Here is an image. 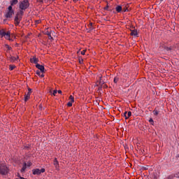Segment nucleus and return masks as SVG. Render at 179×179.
Listing matches in <instances>:
<instances>
[{"instance_id":"4be33fe9","label":"nucleus","mask_w":179,"mask_h":179,"mask_svg":"<svg viewBox=\"0 0 179 179\" xmlns=\"http://www.w3.org/2000/svg\"><path fill=\"white\" fill-rule=\"evenodd\" d=\"M119 80H120V78L116 76L114 78L113 82H114V83H118Z\"/></svg>"},{"instance_id":"39448f33","label":"nucleus","mask_w":179,"mask_h":179,"mask_svg":"<svg viewBox=\"0 0 179 179\" xmlns=\"http://www.w3.org/2000/svg\"><path fill=\"white\" fill-rule=\"evenodd\" d=\"M20 15H23V11L21 10L20 13H17V16L15 17V22H20L22 20V16Z\"/></svg>"},{"instance_id":"423d86ee","label":"nucleus","mask_w":179,"mask_h":179,"mask_svg":"<svg viewBox=\"0 0 179 179\" xmlns=\"http://www.w3.org/2000/svg\"><path fill=\"white\" fill-rule=\"evenodd\" d=\"M36 68H37V69H39V71H41V73H44V71H45L44 66L39 64H36Z\"/></svg>"},{"instance_id":"b1692460","label":"nucleus","mask_w":179,"mask_h":179,"mask_svg":"<svg viewBox=\"0 0 179 179\" xmlns=\"http://www.w3.org/2000/svg\"><path fill=\"white\" fill-rule=\"evenodd\" d=\"M152 113H153V114H154V115H159V111H157V110H154L153 111H152Z\"/></svg>"},{"instance_id":"49530a36","label":"nucleus","mask_w":179,"mask_h":179,"mask_svg":"<svg viewBox=\"0 0 179 179\" xmlns=\"http://www.w3.org/2000/svg\"><path fill=\"white\" fill-rule=\"evenodd\" d=\"M65 1H68V0H65Z\"/></svg>"},{"instance_id":"e433bc0d","label":"nucleus","mask_w":179,"mask_h":179,"mask_svg":"<svg viewBox=\"0 0 179 179\" xmlns=\"http://www.w3.org/2000/svg\"><path fill=\"white\" fill-rule=\"evenodd\" d=\"M128 113V112H127V111H125L124 113V117H127V114Z\"/></svg>"},{"instance_id":"a19ab883","label":"nucleus","mask_w":179,"mask_h":179,"mask_svg":"<svg viewBox=\"0 0 179 179\" xmlns=\"http://www.w3.org/2000/svg\"><path fill=\"white\" fill-rule=\"evenodd\" d=\"M125 117V120H128V118H129L128 116H124Z\"/></svg>"},{"instance_id":"aec40b11","label":"nucleus","mask_w":179,"mask_h":179,"mask_svg":"<svg viewBox=\"0 0 179 179\" xmlns=\"http://www.w3.org/2000/svg\"><path fill=\"white\" fill-rule=\"evenodd\" d=\"M6 33L7 32H5V31L1 30L0 31V36H1L2 37H5V36H6Z\"/></svg>"},{"instance_id":"f257e3e1","label":"nucleus","mask_w":179,"mask_h":179,"mask_svg":"<svg viewBox=\"0 0 179 179\" xmlns=\"http://www.w3.org/2000/svg\"><path fill=\"white\" fill-rule=\"evenodd\" d=\"M30 6V3H29V0H24L21 2H20L19 8L21 9V10H26L27 8Z\"/></svg>"},{"instance_id":"58836bf2","label":"nucleus","mask_w":179,"mask_h":179,"mask_svg":"<svg viewBox=\"0 0 179 179\" xmlns=\"http://www.w3.org/2000/svg\"><path fill=\"white\" fill-rule=\"evenodd\" d=\"M90 30H92V23L91 24H90Z\"/></svg>"},{"instance_id":"4c0bfd02","label":"nucleus","mask_w":179,"mask_h":179,"mask_svg":"<svg viewBox=\"0 0 179 179\" xmlns=\"http://www.w3.org/2000/svg\"><path fill=\"white\" fill-rule=\"evenodd\" d=\"M57 93H59V94H61L62 93V91L58 90V91H57Z\"/></svg>"},{"instance_id":"37998d69","label":"nucleus","mask_w":179,"mask_h":179,"mask_svg":"<svg viewBox=\"0 0 179 179\" xmlns=\"http://www.w3.org/2000/svg\"><path fill=\"white\" fill-rule=\"evenodd\" d=\"M105 9H108V6H107L106 7H105Z\"/></svg>"},{"instance_id":"c9c22d12","label":"nucleus","mask_w":179,"mask_h":179,"mask_svg":"<svg viewBox=\"0 0 179 179\" xmlns=\"http://www.w3.org/2000/svg\"><path fill=\"white\" fill-rule=\"evenodd\" d=\"M79 62H80V64H83V59H81V60H80V59H79Z\"/></svg>"},{"instance_id":"a18cd8bd","label":"nucleus","mask_w":179,"mask_h":179,"mask_svg":"<svg viewBox=\"0 0 179 179\" xmlns=\"http://www.w3.org/2000/svg\"><path fill=\"white\" fill-rule=\"evenodd\" d=\"M161 2H163V0H161Z\"/></svg>"},{"instance_id":"5701e85b","label":"nucleus","mask_w":179,"mask_h":179,"mask_svg":"<svg viewBox=\"0 0 179 179\" xmlns=\"http://www.w3.org/2000/svg\"><path fill=\"white\" fill-rule=\"evenodd\" d=\"M122 12H128V7L124 6V8H122Z\"/></svg>"},{"instance_id":"7ed1b4c3","label":"nucleus","mask_w":179,"mask_h":179,"mask_svg":"<svg viewBox=\"0 0 179 179\" xmlns=\"http://www.w3.org/2000/svg\"><path fill=\"white\" fill-rule=\"evenodd\" d=\"M15 11L13 10V9H12V6H9L8 8V11L7 13L5 14V17H6L7 19H9L10 17H12L13 15H14Z\"/></svg>"},{"instance_id":"a878e982","label":"nucleus","mask_w":179,"mask_h":179,"mask_svg":"<svg viewBox=\"0 0 179 179\" xmlns=\"http://www.w3.org/2000/svg\"><path fill=\"white\" fill-rule=\"evenodd\" d=\"M15 68H16V66H15L13 65H10V71H13L15 69Z\"/></svg>"},{"instance_id":"dca6fc26","label":"nucleus","mask_w":179,"mask_h":179,"mask_svg":"<svg viewBox=\"0 0 179 179\" xmlns=\"http://www.w3.org/2000/svg\"><path fill=\"white\" fill-rule=\"evenodd\" d=\"M19 2L18 0H12L10 1V6H13L14 5H17V3Z\"/></svg>"},{"instance_id":"ea45409f","label":"nucleus","mask_w":179,"mask_h":179,"mask_svg":"<svg viewBox=\"0 0 179 179\" xmlns=\"http://www.w3.org/2000/svg\"><path fill=\"white\" fill-rule=\"evenodd\" d=\"M36 23H38H38H41V21L37 20V21H36Z\"/></svg>"},{"instance_id":"bb28decb","label":"nucleus","mask_w":179,"mask_h":179,"mask_svg":"<svg viewBox=\"0 0 179 179\" xmlns=\"http://www.w3.org/2000/svg\"><path fill=\"white\" fill-rule=\"evenodd\" d=\"M149 122H150L152 125H154V124H155V121H153V119H152V118H150L149 120Z\"/></svg>"},{"instance_id":"f3484780","label":"nucleus","mask_w":179,"mask_h":179,"mask_svg":"<svg viewBox=\"0 0 179 179\" xmlns=\"http://www.w3.org/2000/svg\"><path fill=\"white\" fill-rule=\"evenodd\" d=\"M102 76H99V85H101V86H103V85H104V83H105V82H104V80H103V79H102Z\"/></svg>"},{"instance_id":"a211bd4d","label":"nucleus","mask_w":179,"mask_h":179,"mask_svg":"<svg viewBox=\"0 0 179 179\" xmlns=\"http://www.w3.org/2000/svg\"><path fill=\"white\" fill-rule=\"evenodd\" d=\"M29 99H30V92H27V94H25L24 101H27Z\"/></svg>"},{"instance_id":"c85d7f7f","label":"nucleus","mask_w":179,"mask_h":179,"mask_svg":"<svg viewBox=\"0 0 179 179\" xmlns=\"http://www.w3.org/2000/svg\"><path fill=\"white\" fill-rule=\"evenodd\" d=\"M131 115H132V113L131 111H129L127 113V117H129H129H131Z\"/></svg>"},{"instance_id":"c756f323","label":"nucleus","mask_w":179,"mask_h":179,"mask_svg":"<svg viewBox=\"0 0 179 179\" xmlns=\"http://www.w3.org/2000/svg\"><path fill=\"white\" fill-rule=\"evenodd\" d=\"M174 177L176 178H179V172L178 173H176L175 175H174Z\"/></svg>"},{"instance_id":"0eeeda50","label":"nucleus","mask_w":179,"mask_h":179,"mask_svg":"<svg viewBox=\"0 0 179 179\" xmlns=\"http://www.w3.org/2000/svg\"><path fill=\"white\" fill-rule=\"evenodd\" d=\"M130 34L131 36H134V37H138L139 36V34L138 33V30L136 29H131Z\"/></svg>"},{"instance_id":"473e14b6","label":"nucleus","mask_w":179,"mask_h":179,"mask_svg":"<svg viewBox=\"0 0 179 179\" xmlns=\"http://www.w3.org/2000/svg\"><path fill=\"white\" fill-rule=\"evenodd\" d=\"M57 90L53 91V93H52L53 96H55L57 94Z\"/></svg>"},{"instance_id":"6e6552de","label":"nucleus","mask_w":179,"mask_h":179,"mask_svg":"<svg viewBox=\"0 0 179 179\" xmlns=\"http://www.w3.org/2000/svg\"><path fill=\"white\" fill-rule=\"evenodd\" d=\"M8 59L10 62H15V61H17V59H19V56L15 57L10 55V56L8 57Z\"/></svg>"},{"instance_id":"cd10ccee","label":"nucleus","mask_w":179,"mask_h":179,"mask_svg":"<svg viewBox=\"0 0 179 179\" xmlns=\"http://www.w3.org/2000/svg\"><path fill=\"white\" fill-rule=\"evenodd\" d=\"M15 26H19V24H20V21H15Z\"/></svg>"},{"instance_id":"412c9836","label":"nucleus","mask_w":179,"mask_h":179,"mask_svg":"<svg viewBox=\"0 0 179 179\" xmlns=\"http://www.w3.org/2000/svg\"><path fill=\"white\" fill-rule=\"evenodd\" d=\"M53 164H54V166H55L56 167H58L59 163H58V160H57V158H55V159H54Z\"/></svg>"},{"instance_id":"2f4dec72","label":"nucleus","mask_w":179,"mask_h":179,"mask_svg":"<svg viewBox=\"0 0 179 179\" xmlns=\"http://www.w3.org/2000/svg\"><path fill=\"white\" fill-rule=\"evenodd\" d=\"M68 107H72V102H69L67 103Z\"/></svg>"},{"instance_id":"79ce46f5","label":"nucleus","mask_w":179,"mask_h":179,"mask_svg":"<svg viewBox=\"0 0 179 179\" xmlns=\"http://www.w3.org/2000/svg\"><path fill=\"white\" fill-rule=\"evenodd\" d=\"M79 0H73V2H78Z\"/></svg>"},{"instance_id":"4468645a","label":"nucleus","mask_w":179,"mask_h":179,"mask_svg":"<svg viewBox=\"0 0 179 179\" xmlns=\"http://www.w3.org/2000/svg\"><path fill=\"white\" fill-rule=\"evenodd\" d=\"M4 37L6 38V40H9L10 41V32L8 31Z\"/></svg>"},{"instance_id":"7c9ffc66","label":"nucleus","mask_w":179,"mask_h":179,"mask_svg":"<svg viewBox=\"0 0 179 179\" xmlns=\"http://www.w3.org/2000/svg\"><path fill=\"white\" fill-rule=\"evenodd\" d=\"M85 54H86V50L81 51V55H85Z\"/></svg>"},{"instance_id":"9b49d317","label":"nucleus","mask_w":179,"mask_h":179,"mask_svg":"<svg viewBox=\"0 0 179 179\" xmlns=\"http://www.w3.org/2000/svg\"><path fill=\"white\" fill-rule=\"evenodd\" d=\"M115 10L116 12H117V13H121V12H122V6H116Z\"/></svg>"},{"instance_id":"6ab92c4d","label":"nucleus","mask_w":179,"mask_h":179,"mask_svg":"<svg viewBox=\"0 0 179 179\" xmlns=\"http://www.w3.org/2000/svg\"><path fill=\"white\" fill-rule=\"evenodd\" d=\"M36 75H38V76H40V78H44V75L43 73L41 74V71H40L39 70L36 71Z\"/></svg>"},{"instance_id":"393cba45","label":"nucleus","mask_w":179,"mask_h":179,"mask_svg":"<svg viewBox=\"0 0 179 179\" xmlns=\"http://www.w3.org/2000/svg\"><path fill=\"white\" fill-rule=\"evenodd\" d=\"M69 99L71 100V103H73L75 101L74 98H73V96L72 95H71L69 96Z\"/></svg>"},{"instance_id":"f704fd0d","label":"nucleus","mask_w":179,"mask_h":179,"mask_svg":"<svg viewBox=\"0 0 179 179\" xmlns=\"http://www.w3.org/2000/svg\"><path fill=\"white\" fill-rule=\"evenodd\" d=\"M28 93H30V94H31V89L28 88Z\"/></svg>"},{"instance_id":"1a4fd4ad","label":"nucleus","mask_w":179,"mask_h":179,"mask_svg":"<svg viewBox=\"0 0 179 179\" xmlns=\"http://www.w3.org/2000/svg\"><path fill=\"white\" fill-rule=\"evenodd\" d=\"M30 62H31V64H37V62H38V58L34 57L30 59Z\"/></svg>"},{"instance_id":"f8f14e48","label":"nucleus","mask_w":179,"mask_h":179,"mask_svg":"<svg viewBox=\"0 0 179 179\" xmlns=\"http://www.w3.org/2000/svg\"><path fill=\"white\" fill-rule=\"evenodd\" d=\"M26 169H27V164H26V162H24L22 165V168L21 169V173H24V171H26Z\"/></svg>"},{"instance_id":"9d476101","label":"nucleus","mask_w":179,"mask_h":179,"mask_svg":"<svg viewBox=\"0 0 179 179\" xmlns=\"http://www.w3.org/2000/svg\"><path fill=\"white\" fill-rule=\"evenodd\" d=\"M4 47L6 48V52H8V54L10 52V51H12V47L9 46V45L6 44Z\"/></svg>"},{"instance_id":"20e7f679","label":"nucleus","mask_w":179,"mask_h":179,"mask_svg":"<svg viewBox=\"0 0 179 179\" xmlns=\"http://www.w3.org/2000/svg\"><path fill=\"white\" fill-rule=\"evenodd\" d=\"M45 169L44 168H42L41 169H32V174H34V176H40L41 173H45Z\"/></svg>"},{"instance_id":"72a5a7b5","label":"nucleus","mask_w":179,"mask_h":179,"mask_svg":"<svg viewBox=\"0 0 179 179\" xmlns=\"http://www.w3.org/2000/svg\"><path fill=\"white\" fill-rule=\"evenodd\" d=\"M166 179H174V178L173 176H168Z\"/></svg>"},{"instance_id":"c03bdc74","label":"nucleus","mask_w":179,"mask_h":179,"mask_svg":"<svg viewBox=\"0 0 179 179\" xmlns=\"http://www.w3.org/2000/svg\"><path fill=\"white\" fill-rule=\"evenodd\" d=\"M17 176L19 177V178H20V177H22V176H20V175L19 173H18Z\"/></svg>"},{"instance_id":"2eb2a0df","label":"nucleus","mask_w":179,"mask_h":179,"mask_svg":"<svg viewBox=\"0 0 179 179\" xmlns=\"http://www.w3.org/2000/svg\"><path fill=\"white\" fill-rule=\"evenodd\" d=\"M164 50H166V51H168V52H171V51H173V46H170V47H165Z\"/></svg>"},{"instance_id":"ddd939ff","label":"nucleus","mask_w":179,"mask_h":179,"mask_svg":"<svg viewBox=\"0 0 179 179\" xmlns=\"http://www.w3.org/2000/svg\"><path fill=\"white\" fill-rule=\"evenodd\" d=\"M45 34L48 36L49 40H53L52 36H51V32L46 31Z\"/></svg>"},{"instance_id":"f03ea898","label":"nucleus","mask_w":179,"mask_h":179,"mask_svg":"<svg viewBox=\"0 0 179 179\" xmlns=\"http://www.w3.org/2000/svg\"><path fill=\"white\" fill-rule=\"evenodd\" d=\"M9 173V169L5 165H0V174L1 176H6Z\"/></svg>"}]
</instances>
